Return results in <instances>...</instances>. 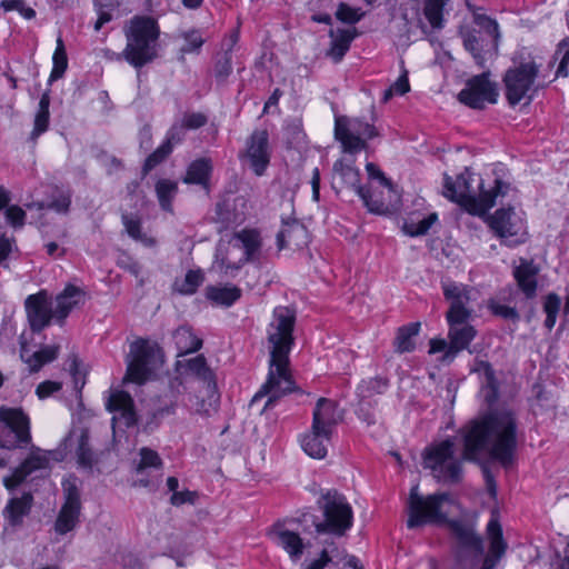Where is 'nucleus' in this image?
I'll return each instance as SVG.
<instances>
[{"instance_id": "nucleus-60", "label": "nucleus", "mask_w": 569, "mask_h": 569, "mask_svg": "<svg viewBox=\"0 0 569 569\" xmlns=\"http://www.w3.org/2000/svg\"><path fill=\"white\" fill-rule=\"evenodd\" d=\"M140 457L141 460L138 466V471L149 467L159 468L162 465L159 455L149 448H142L140 450Z\"/></svg>"}, {"instance_id": "nucleus-3", "label": "nucleus", "mask_w": 569, "mask_h": 569, "mask_svg": "<svg viewBox=\"0 0 569 569\" xmlns=\"http://www.w3.org/2000/svg\"><path fill=\"white\" fill-rule=\"evenodd\" d=\"M493 184L485 186L482 178L468 168L452 180L445 176V197L462 206L473 214L485 213L496 203L498 196L505 194L508 184L499 179Z\"/></svg>"}, {"instance_id": "nucleus-51", "label": "nucleus", "mask_w": 569, "mask_h": 569, "mask_svg": "<svg viewBox=\"0 0 569 569\" xmlns=\"http://www.w3.org/2000/svg\"><path fill=\"white\" fill-rule=\"evenodd\" d=\"M560 305H561V300L555 293L548 295L545 300L543 309L547 315L546 320H545V326L549 330H551L555 327V323L557 320V315L560 309Z\"/></svg>"}, {"instance_id": "nucleus-64", "label": "nucleus", "mask_w": 569, "mask_h": 569, "mask_svg": "<svg viewBox=\"0 0 569 569\" xmlns=\"http://www.w3.org/2000/svg\"><path fill=\"white\" fill-rule=\"evenodd\" d=\"M207 123V117L203 113H188L182 119V128L198 129Z\"/></svg>"}, {"instance_id": "nucleus-46", "label": "nucleus", "mask_w": 569, "mask_h": 569, "mask_svg": "<svg viewBox=\"0 0 569 569\" xmlns=\"http://www.w3.org/2000/svg\"><path fill=\"white\" fill-rule=\"evenodd\" d=\"M49 106L50 98L47 93H44L39 101V109L34 117L33 130L31 132L30 138L36 141L37 138L47 131L49 126Z\"/></svg>"}, {"instance_id": "nucleus-52", "label": "nucleus", "mask_w": 569, "mask_h": 569, "mask_svg": "<svg viewBox=\"0 0 569 569\" xmlns=\"http://www.w3.org/2000/svg\"><path fill=\"white\" fill-rule=\"evenodd\" d=\"M171 153L170 143H162L146 160L143 171L148 172L161 163Z\"/></svg>"}, {"instance_id": "nucleus-22", "label": "nucleus", "mask_w": 569, "mask_h": 569, "mask_svg": "<svg viewBox=\"0 0 569 569\" xmlns=\"http://www.w3.org/2000/svg\"><path fill=\"white\" fill-rule=\"evenodd\" d=\"M449 325V346L445 358L453 359L456 355L467 349L475 339L477 331L468 321L469 319H447Z\"/></svg>"}, {"instance_id": "nucleus-2", "label": "nucleus", "mask_w": 569, "mask_h": 569, "mask_svg": "<svg viewBox=\"0 0 569 569\" xmlns=\"http://www.w3.org/2000/svg\"><path fill=\"white\" fill-rule=\"evenodd\" d=\"M295 312L288 307H277L268 326L267 339L270 348L269 373L267 381L256 393L254 399L270 395L269 405L293 390L289 372V353L293 345Z\"/></svg>"}, {"instance_id": "nucleus-24", "label": "nucleus", "mask_w": 569, "mask_h": 569, "mask_svg": "<svg viewBox=\"0 0 569 569\" xmlns=\"http://www.w3.org/2000/svg\"><path fill=\"white\" fill-rule=\"evenodd\" d=\"M49 466V458L46 452L40 449L31 451L29 457L13 470L11 476L3 479V485L11 490L19 486L24 479L36 471L46 470Z\"/></svg>"}, {"instance_id": "nucleus-43", "label": "nucleus", "mask_w": 569, "mask_h": 569, "mask_svg": "<svg viewBox=\"0 0 569 569\" xmlns=\"http://www.w3.org/2000/svg\"><path fill=\"white\" fill-rule=\"evenodd\" d=\"M183 366L189 373L196 376L201 381L202 386L216 383L213 380V373L207 366V361L203 356H197L188 359L184 361Z\"/></svg>"}, {"instance_id": "nucleus-41", "label": "nucleus", "mask_w": 569, "mask_h": 569, "mask_svg": "<svg viewBox=\"0 0 569 569\" xmlns=\"http://www.w3.org/2000/svg\"><path fill=\"white\" fill-rule=\"evenodd\" d=\"M181 389L184 390V386L177 381L171 385V389L159 398V405L154 409L156 416H169L173 415L178 406V396L181 393Z\"/></svg>"}, {"instance_id": "nucleus-55", "label": "nucleus", "mask_w": 569, "mask_h": 569, "mask_svg": "<svg viewBox=\"0 0 569 569\" xmlns=\"http://www.w3.org/2000/svg\"><path fill=\"white\" fill-rule=\"evenodd\" d=\"M0 7L6 12L16 10L26 19H32L36 16L34 10L27 7L22 0H2Z\"/></svg>"}, {"instance_id": "nucleus-45", "label": "nucleus", "mask_w": 569, "mask_h": 569, "mask_svg": "<svg viewBox=\"0 0 569 569\" xmlns=\"http://www.w3.org/2000/svg\"><path fill=\"white\" fill-rule=\"evenodd\" d=\"M438 220L437 213H430L421 219L413 217L408 218L402 226V230L410 237H418L426 234L431 226Z\"/></svg>"}, {"instance_id": "nucleus-7", "label": "nucleus", "mask_w": 569, "mask_h": 569, "mask_svg": "<svg viewBox=\"0 0 569 569\" xmlns=\"http://www.w3.org/2000/svg\"><path fill=\"white\" fill-rule=\"evenodd\" d=\"M126 362L123 382L142 385L163 363V352L157 342L139 338L130 343Z\"/></svg>"}, {"instance_id": "nucleus-63", "label": "nucleus", "mask_w": 569, "mask_h": 569, "mask_svg": "<svg viewBox=\"0 0 569 569\" xmlns=\"http://www.w3.org/2000/svg\"><path fill=\"white\" fill-rule=\"evenodd\" d=\"M197 499V493L190 490L174 491L170 498V503L174 507H180L184 503L193 505Z\"/></svg>"}, {"instance_id": "nucleus-61", "label": "nucleus", "mask_w": 569, "mask_h": 569, "mask_svg": "<svg viewBox=\"0 0 569 569\" xmlns=\"http://www.w3.org/2000/svg\"><path fill=\"white\" fill-rule=\"evenodd\" d=\"M387 388V381L381 378H373L368 381H363L359 386V391L362 398H367L371 395V391L381 393Z\"/></svg>"}, {"instance_id": "nucleus-50", "label": "nucleus", "mask_w": 569, "mask_h": 569, "mask_svg": "<svg viewBox=\"0 0 569 569\" xmlns=\"http://www.w3.org/2000/svg\"><path fill=\"white\" fill-rule=\"evenodd\" d=\"M122 222L127 233L134 240H139L146 246H152L154 243V241L151 238H148L146 234L142 233L140 219L133 216L123 214Z\"/></svg>"}, {"instance_id": "nucleus-58", "label": "nucleus", "mask_w": 569, "mask_h": 569, "mask_svg": "<svg viewBox=\"0 0 569 569\" xmlns=\"http://www.w3.org/2000/svg\"><path fill=\"white\" fill-rule=\"evenodd\" d=\"M71 203V194L69 191H59L52 201L47 204L48 209H52L59 213H66Z\"/></svg>"}, {"instance_id": "nucleus-38", "label": "nucleus", "mask_w": 569, "mask_h": 569, "mask_svg": "<svg viewBox=\"0 0 569 569\" xmlns=\"http://www.w3.org/2000/svg\"><path fill=\"white\" fill-rule=\"evenodd\" d=\"M32 496L24 493L20 498L11 499L4 508L6 519L10 525L16 526L21 522L22 517L26 516L31 507Z\"/></svg>"}, {"instance_id": "nucleus-33", "label": "nucleus", "mask_w": 569, "mask_h": 569, "mask_svg": "<svg viewBox=\"0 0 569 569\" xmlns=\"http://www.w3.org/2000/svg\"><path fill=\"white\" fill-rule=\"evenodd\" d=\"M356 36V29H338L337 31L331 30V44L327 54L332 58L335 62H339L349 50L350 44Z\"/></svg>"}, {"instance_id": "nucleus-53", "label": "nucleus", "mask_w": 569, "mask_h": 569, "mask_svg": "<svg viewBox=\"0 0 569 569\" xmlns=\"http://www.w3.org/2000/svg\"><path fill=\"white\" fill-rule=\"evenodd\" d=\"M362 16L363 12L360 9L352 8L346 3H340L336 12L337 19L346 23H356Z\"/></svg>"}, {"instance_id": "nucleus-62", "label": "nucleus", "mask_w": 569, "mask_h": 569, "mask_svg": "<svg viewBox=\"0 0 569 569\" xmlns=\"http://www.w3.org/2000/svg\"><path fill=\"white\" fill-rule=\"evenodd\" d=\"M186 44L181 48L183 53H191L198 51L204 40L198 31H191L184 34Z\"/></svg>"}, {"instance_id": "nucleus-25", "label": "nucleus", "mask_w": 569, "mask_h": 569, "mask_svg": "<svg viewBox=\"0 0 569 569\" xmlns=\"http://www.w3.org/2000/svg\"><path fill=\"white\" fill-rule=\"evenodd\" d=\"M343 419V412L339 409L336 401L319 398L312 412V423L315 429H322L333 433L335 428Z\"/></svg>"}, {"instance_id": "nucleus-4", "label": "nucleus", "mask_w": 569, "mask_h": 569, "mask_svg": "<svg viewBox=\"0 0 569 569\" xmlns=\"http://www.w3.org/2000/svg\"><path fill=\"white\" fill-rule=\"evenodd\" d=\"M127 44L124 60L134 68H141L158 56L160 29L151 17L136 16L124 29Z\"/></svg>"}, {"instance_id": "nucleus-49", "label": "nucleus", "mask_w": 569, "mask_h": 569, "mask_svg": "<svg viewBox=\"0 0 569 569\" xmlns=\"http://www.w3.org/2000/svg\"><path fill=\"white\" fill-rule=\"evenodd\" d=\"M52 60H53V69L51 71L50 79L57 80L62 77V74L64 73L67 66H68V59H67L64 44L60 37L57 39V47H56Z\"/></svg>"}, {"instance_id": "nucleus-26", "label": "nucleus", "mask_w": 569, "mask_h": 569, "mask_svg": "<svg viewBox=\"0 0 569 569\" xmlns=\"http://www.w3.org/2000/svg\"><path fill=\"white\" fill-rule=\"evenodd\" d=\"M219 399L216 383H209L203 385L197 395H189L187 401L183 399L182 405L197 415L210 417L218 412Z\"/></svg>"}, {"instance_id": "nucleus-47", "label": "nucleus", "mask_w": 569, "mask_h": 569, "mask_svg": "<svg viewBox=\"0 0 569 569\" xmlns=\"http://www.w3.org/2000/svg\"><path fill=\"white\" fill-rule=\"evenodd\" d=\"M366 170L368 172L369 178L378 179L380 184L388 190L390 199L386 203L388 206V212H390L399 202V194L396 191L392 182L389 179H387L385 174L380 171V169L372 162L367 163Z\"/></svg>"}, {"instance_id": "nucleus-57", "label": "nucleus", "mask_w": 569, "mask_h": 569, "mask_svg": "<svg viewBox=\"0 0 569 569\" xmlns=\"http://www.w3.org/2000/svg\"><path fill=\"white\" fill-rule=\"evenodd\" d=\"M557 56H561L560 63L558 66L556 76L557 77H567L568 76V64H569V39L562 40L556 52Z\"/></svg>"}, {"instance_id": "nucleus-37", "label": "nucleus", "mask_w": 569, "mask_h": 569, "mask_svg": "<svg viewBox=\"0 0 569 569\" xmlns=\"http://www.w3.org/2000/svg\"><path fill=\"white\" fill-rule=\"evenodd\" d=\"M450 527L461 545L469 547L479 553L483 552L482 540L471 526L465 525L460 521H452L450 522Z\"/></svg>"}, {"instance_id": "nucleus-17", "label": "nucleus", "mask_w": 569, "mask_h": 569, "mask_svg": "<svg viewBox=\"0 0 569 569\" xmlns=\"http://www.w3.org/2000/svg\"><path fill=\"white\" fill-rule=\"evenodd\" d=\"M24 309L33 332H40L54 320L53 301L47 290L28 296L24 300Z\"/></svg>"}, {"instance_id": "nucleus-44", "label": "nucleus", "mask_w": 569, "mask_h": 569, "mask_svg": "<svg viewBox=\"0 0 569 569\" xmlns=\"http://www.w3.org/2000/svg\"><path fill=\"white\" fill-rule=\"evenodd\" d=\"M177 192L178 183L174 181L169 179H160L156 183V193L159 204L166 211H172V200L174 199Z\"/></svg>"}, {"instance_id": "nucleus-20", "label": "nucleus", "mask_w": 569, "mask_h": 569, "mask_svg": "<svg viewBox=\"0 0 569 569\" xmlns=\"http://www.w3.org/2000/svg\"><path fill=\"white\" fill-rule=\"evenodd\" d=\"M63 449L73 453L80 468L91 470L98 462V456L92 450L89 432L84 428H74L62 441Z\"/></svg>"}, {"instance_id": "nucleus-23", "label": "nucleus", "mask_w": 569, "mask_h": 569, "mask_svg": "<svg viewBox=\"0 0 569 569\" xmlns=\"http://www.w3.org/2000/svg\"><path fill=\"white\" fill-rule=\"evenodd\" d=\"M52 301L54 308V321L58 325H63L64 320L74 309L84 305L86 292L79 287L69 284L58 293Z\"/></svg>"}, {"instance_id": "nucleus-34", "label": "nucleus", "mask_w": 569, "mask_h": 569, "mask_svg": "<svg viewBox=\"0 0 569 569\" xmlns=\"http://www.w3.org/2000/svg\"><path fill=\"white\" fill-rule=\"evenodd\" d=\"M537 272V268L528 261H522L513 271L519 288L528 298L536 295Z\"/></svg>"}, {"instance_id": "nucleus-15", "label": "nucleus", "mask_w": 569, "mask_h": 569, "mask_svg": "<svg viewBox=\"0 0 569 569\" xmlns=\"http://www.w3.org/2000/svg\"><path fill=\"white\" fill-rule=\"evenodd\" d=\"M488 222L496 236L507 246H518L527 240L528 233L522 213L513 208L498 209L489 217Z\"/></svg>"}, {"instance_id": "nucleus-48", "label": "nucleus", "mask_w": 569, "mask_h": 569, "mask_svg": "<svg viewBox=\"0 0 569 569\" xmlns=\"http://www.w3.org/2000/svg\"><path fill=\"white\" fill-rule=\"evenodd\" d=\"M203 281V274L199 270H189L181 281H176L177 291L183 295H192Z\"/></svg>"}, {"instance_id": "nucleus-36", "label": "nucleus", "mask_w": 569, "mask_h": 569, "mask_svg": "<svg viewBox=\"0 0 569 569\" xmlns=\"http://www.w3.org/2000/svg\"><path fill=\"white\" fill-rule=\"evenodd\" d=\"M206 295L216 305L230 307L241 297V290L233 284L211 286L207 288Z\"/></svg>"}, {"instance_id": "nucleus-29", "label": "nucleus", "mask_w": 569, "mask_h": 569, "mask_svg": "<svg viewBox=\"0 0 569 569\" xmlns=\"http://www.w3.org/2000/svg\"><path fill=\"white\" fill-rule=\"evenodd\" d=\"M308 241V230L298 221L284 223L277 234V246L279 250H299L305 248Z\"/></svg>"}, {"instance_id": "nucleus-10", "label": "nucleus", "mask_w": 569, "mask_h": 569, "mask_svg": "<svg viewBox=\"0 0 569 569\" xmlns=\"http://www.w3.org/2000/svg\"><path fill=\"white\" fill-rule=\"evenodd\" d=\"M503 82L506 87V97L511 106L521 101L529 103L539 88L545 86L539 80V66L529 60L521 62L507 70Z\"/></svg>"}, {"instance_id": "nucleus-35", "label": "nucleus", "mask_w": 569, "mask_h": 569, "mask_svg": "<svg viewBox=\"0 0 569 569\" xmlns=\"http://www.w3.org/2000/svg\"><path fill=\"white\" fill-rule=\"evenodd\" d=\"M172 338L178 350V356H184L199 350L202 340L194 336L191 328L181 326L172 333Z\"/></svg>"}, {"instance_id": "nucleus-27", "label": "nucleus", "mask_w": 569, "mask_h": 569, "mask_svg": "<svg viewBox=\"0 0 569 569\" xmlns=\"http://www.w3.org/2000/svg\"><path fill=\"white\" fill-rule=\"evenodd\" d=\"M486 533L489 541V552L483 560L481 569H496L508 547L497 517H492L489 520Z\"/></svg>"}, {"instance_id": "nucleus-39", "label": "nucleus", "mask_w": 569, "mask_h": 569, "mask_svg": "<svg viewBox=\"0 0 569 569\" xmlns=\"http://www.w3.org/2000/svg\"><path fill=\"white\" fill-rule=\"evenodd\" d=\"M419 330V322H412L399 328L393 341L396 351L399 353L412 351L416 347L415 338L418 336Z\"/></svg>"}, {"instance_id": "nucleus-14", "label": "nucleus", "mask_w": 569, "mask_h": 569, "mask_svg": "<svg viewBox=\"0 0 569 569\" xmlns=\"http://www.w3.org/2000/svg\"><path fill=\"white\" fill-rule=\"evenodd\" d=\"M30 421L19 408L0 407V448L12 450L29 443Z\"/></svg>"}, {"instance_id": "nucleus-21", "label": "nucleus", "mask_w": 569, "mask_h": 569, "mask_svg": "<svg viewBox=\"0 0 569 569\" xmlns=\"http://www.w3.org/2000/svg\"><path fill=\"white\" fill-rule=\"evenodd\" d=\"M63 491L66 501L58 515L54 526L56 531L60 535H66L74 529L81 510L80 495L74 481H64Z\"/></svg>"}, {"instance_id": "nucleus-19", "label": "nucleus", "mask_w": 569, "mask_h": 569, "mask_svg": "<svg viewBox=\"0 0 569 569\" xmlns=\"http://www.w3.org/2000/svg\"><path fill=\"white\" fill-rule=\"evenodd\" d=\"M243 159L257 176H262L270 162L269 136L267 130H254L247 140Z\"/></svg>"}, {"instance_id": "nucleus-56", "label": "nucleus", "mask_w": 569, "mask_h": 569, "mask_svg": "<svg viewBox=\"0 0 569 569\" xmlns=\"http://www.w3.org/2000/svg\"><path fill=\"white\" fill-rule=\"evenodd\" d=\"M231 54L228 51H223V53L218 58L214 67L216 78L223 81L232 71L231 66Z\"/></svg>"}, {"instance_id": "nucleus-5", "label": "nucleus", "mask_w": 569, "mask_h": 569, "mask_svg": "<svg viewBox=\"0 0 569 569\" xmlns=\"http://www.w3.org/2000/svg\"><path fill=\"white\" fill-rule=\"evenodd\" d=\"M408 510L407 526L413 529L426 523L446 522L450 515L459 510V505L450 493L421 496L418 486H415L410 490Z\"/></svg>"}, {"instance_id": "nucleus-13", "label": "nucleus", "mask_w": 569, "mask_h": 569, "mask_svg": "<svg viewBox=\"0 0 569 569\" xmlns=\"http://www.w3.org/2000/svg\"><path fill=\"white\" fill-rule=\"evenodd\" d=\"M378 134L376 128L359 118L336 117L335 138L343 153H357L367 148V140Z\"/></svg>"}, {"instance_id": "nucleus-8", "label": "nucleus", "mask_w": 569, "mask_h": 569, "mask_svg": "<svg viewBox=\"0 0 569 569\" xmlns=\"http://www.w3.org/2000/svg\"><path fill=\"white\" fill-rule=\"evenodd\" d=\"M323 520L316 522L317 533L342 537L352 527L353 512L346 497L337 490H327L318 500Z\"/></svg>"}, {"instance_id": "nucleus-54", "label": "nucleus", "mask_w": 569, "mask_h": 569, "mask_svg": "<svg viewBox=\"0 0 569 569\" xmlns=\"http://www.w3.org/2000/svg\"><path fill=\"white\" fill-rule=\"evenodd\" d=\"M410 90L408 72L403 70L396 82L385 91L383 100L388 101L393 94L403 96Z\"/></svg>"}, {"instance_id": "nucleus-18", "label": "nucleus", "mask_w": 569, "mask_h": 569, "mask_svg": "<svg viewBox=\"0 0 569 569\" xmlns=\"http://www.w3.org/2000/svg\"><path fill=\"white\" fill-rule=\"evenodd\" d=\"M445 298L450 302L447 319H470L473 312L471 307L472 290L457 282H442Z\"/></svg>"}, {"instance_id": "nucleus-30", "label": "nucleus", "mask_w": 569, "mask_h": 569, "mask_svg": "<svg viewBox=\"0 0 569 569\" xmlns=\"http://www.w3.org/2000/svg\"><path fill=\"white\" fill-rule=\"evenodd\" d=\"M107 408L116 412L112 417L113 426L121 423L126 427H131L136 423V413L133 411V400L127 392L119 391L110 396Z\"/></svg>"}, {"instance_id": "nucleus-12", "label": "nucleus", "mask_w": 569, "mask_h": 569, "mask_svg": "<svg viewBox=\"0 0 569 569\" xmlns=\"http://www.w3.org/2000/svg\"><path fill=\"white\" fill-rule=\"evenodd\" d=\"M233 240L239 242L243 249V257L238 261H232L229 257V247L220 242L217 246L213 267L226 276L238 271L241 266L248 261L256 259L262 247L260 232L254 229H243L233 236Z\"/></svg>"}, {"instance_id": "nucleus-6", "label": "nucleus", "mask_w": 569, "mask_h": 569, "mask_svg": "<svg viewBox=\"0 0 569 569\" xmlns=\"http://www.w3.org/2000/svg\"><path fill=\"white\" fill-rule=\"evenodd\" d=\"M355 153H345L332 167L331 186L338 193L345 189L355 191L367 209L376 214L388 213V206L382 200L372 199L369 189L360 184V171L355 166Z\"/></svg>"}, {"instance_id": "nucleus-31", "label": "nucleus", "mask_w": 569, "mask_h": 569, "mask_svg": "<svg viewBox=\"0 0 569 569\" xmlns=\"http://www.w3.org/2000/svg\"><path fill=\"white\" fill-rule=\"evenodd\" d=\"M332 433L322 429L316 430L313 425L309 431L300 437L302 450L313 459H323L327 456Z\"/></svg>"}, {"instance_id": "nucleus-32", "label": "nucleus", "mask_w": 569, "mask_h": 569, "mask_svg": "<svg viewBox=\"0 0 569 569\" xmlns=\"http://www.w3.org/2000/svg\"><path fill=\"white\" fill-rule=\"evenodd\" d=\"M58 355V347L46 346L39 351L30 353L24 343L21 345L20 357L28 365L30 371L40 370L46 363L53 361Z\"/></svg>"}, {"instance_id": "nucleus-42", "label": "nucleus", "mask_w": 569, "mask_h": 569, "mask_svg": "<svg viewBox=\"0 0 569 569\" xmlns=\"http://www.w3.org/2000/svg\"><path fill=\"white\" fill-rule=\"evenodd\" d=\"M449 0H425L423 1V14L430 26L440 30L445 26V8L448 4Z\"/></svg>"}, {"instance_id": "nucleus-16", "label": "nucleus", "mask_w": 569, "mask_h": 569, "mask_svg": "<svg viewBox=\"0 0 569 569\" xmlns=\"http://www.w3.org/2000/svg\"><path fill=\"white\" fill-rule=\"evenodd\" d=\"M498 96L497 84L489 79V73L485 72L469 79L458 93V99L472 109H482L487 103H496Z\"/></svg>"}, {"instance_id": "nucleus-11", "label": "nucleus", "mask_w": 569, "mask_h": 569, "mask_svg": "<svg viewBox=\"0 0 569 569\" xmlns=\"http://www.w3.org/2000/svg\"><path fill=\"white\" fill-rule=\"evenodd\" d=\"M475 23L480 30L468 31L463 34V46L472 54L479 66L492 58L498 51L500 39L499 26L496 20L486 14H476Z\"/></svg>"}, {"instance_id": "nucleus-28", "label": "nucleus", "mask_w": 569, "mask_h": 569, "mask_svg": "<svg viewBox=\"0 0 569 569\" xmlns=\"http://www.w3.org/2000/svg\"><path fill=\"white\" fill-rule=\"evenodd\" d=\"M270 537L277 546L288 553L293 562L300 560L306 545L299 533L290 530L283 523H277L270 532Z\"/></svg>"}, {"instance_id": "nucleus-9", "label": "nucleus", "mask_w": 569, "mask_h": 569, "mask_svg": "<svg viewBox=\"0 0 569 569\" xmlns=\"http://www.w3.org/2000/svg\"><path fill=\"white\" fill-rule=\"evenodd\" d=\"M422 458L423 467L429 469L438 481H459L462 472V460L452 439H446L427 447Z\"/></svg>"}, {"instance_id": "nucleus-40", "label": "nucleus", "mask_w": 569, "mask_h": 569, "mask_svg": "<svg viewBox=\"0 0 569 569\" xmlns=\"http://www.w3.org/2000/svg\"><path fill=\"white\" fill-rule=\"evenodd\" d=\"M211 170L212 164L210 160L198 159L189 166L183 182L201 184L207 188Z\"/></svg>"}, {"instance_id": "nucleus-1", "label": "nucleus", "mask_w": 569, "mask_h": 569, "mask_svg": "<svg viewBox=\"0 0 569 569\" xmlns=\"http://www.w3.org/2000/svg\"><path fill=\"white\" fill-rule=\"evenodd\" d=\"M518 423L508 409L492 410L469 422L463 432V457L477 460L487 455L503 467L513 463L518 445Z\"/></svg>"}, {"instance_id": "nucleus-59", "label": "nucleus", "mask_w": 569, "mask_h": 569, "mask_svg": "<svg viewBox=\"0 0 569 569\" xmlns=\"http://www.w3.org/2000/svg\"><path fill=\"white\" fill-rule=\"evenodd\" d=\"M4 216L7 222L13 228H21L24 224L26 212L19 206L6 207Z\"/></svg>"}]
</instances>
